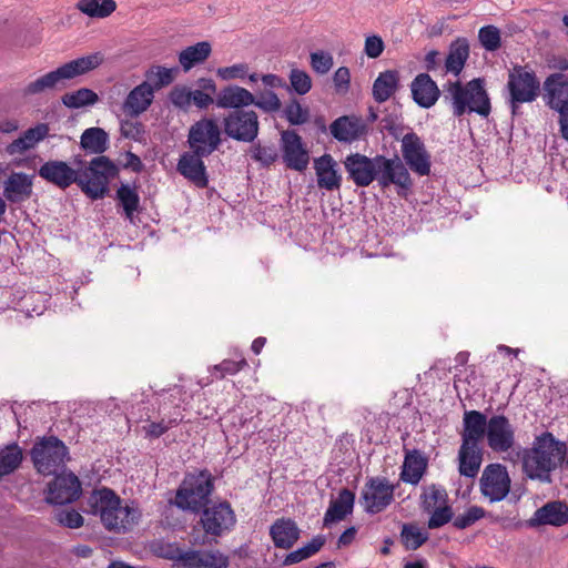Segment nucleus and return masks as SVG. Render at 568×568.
Masks as SVG:
<instances>
[{
    "label": "nucleus",
    "instance_id": "0e129e2a",
    "mask_svg": "<svg viewBox=\"0 0 568 568\" xmlns=\"http://www.w3.org/2000/svg\"><path fill=\"white\" fill-rule=\"evenodd\" d=\"M334 87L337 93H346L349 89L351 73L348 68H338L333 75Z\"/></svg>",
    "mask_w": 568,
    "mask_h": 568
},
{
    "label": "nucleus",
    "instance_id": "6e6d98bb",
    "mask_svg": "<svg viewBox=\"0 0 568 568\" xmlns=\"http://www.w3.org/2000/svg\"><path fill=\"white\" fill-rule=\"evenodd\" d=\"M312 69L320 74H326L333 67V55L325 51L312 52L310 55Z\"/></svg>",
    "mask_w": 568,
    "mask_h": 568
},
{
    "label": "nucleus",
    "instance_id": "a211bd4d",
    "mask_svg": "<svg viewBox=\"0 0 568 568\" xmlns=\"http://www.w3.org/2000/svg\"><path fill=\"white\" fill-rule=\"evenodd\" d=\"M281 142L286 166L298 172L304 171L308 165L310 154L302 138L295 131L286 130L281 134Z\"/></svg>",
    "mask_w": 568,
    "mask_h": 568
},
{
    "label": "nucleus",
    "instance_id": "39448f33",
    "mask_svg": "<svg viewBox=\"0 0 568 568\" xmlns=\"http://www.w3.org/2000/svg\"><path fill=\"white\" fill-rule=\"evenodd\" d=\"M212 490L213 481L210 473L190 474L176 490L174 504L180 509L197 513L207 504Z\"/></svg>",
    "mask_w": 568,
    "mask_h": 568
},
{
    "label": "nucleus",
    "instance_id": "a19ab883",
    "mask_svg": "<svg viewBox=\"0 0 568 568\" xmlns=\"http://www.w3.org/2000/svg\"><path fill=\"white\" fill-rule=\"evenodd\" d=\"M448 504V495L444 487L432 484L424 488L420 496V507L424 511L430 513L434 508Z\"/></svg>",
    "mask_w": 568,
    "mask_h": 568
},
{
    "label": "nucleus",
    "instance_id": "e2e57ef3",
    "mask_svg": "<svg viewBox=\"0 0 568 568\" xmlns=\"http://www.w3.org/2000/svg\"><path fill=\"white\" fill-rule=\"evenodd\" d=\"M191 90L182 87V88H174L170 93V100L171 102L181 109H186L191 104Z\"/></svg>",
    "mask_w": 568,
    "mask_h": 568
},
{
    "label": "nucleus",
    "instance_id": "bf43d9fd",
    "mask_svg": "<svg viewBox=\"0 0 568 568\" xmlns=\"http://www.w3.org/2000/svg\"><path fill=\"white\" fill-rule=\"evenodd\" d=\"M248 80L250 82H256L257 80H261L266 90L284 89L287 87L283 78L273 73L260 75L258 73L253 72L248 75Z\"/></svg>",
    "mask_w": 568,
    "mask_h": 568
},
{
    "label": "nucleus",
    "instance_id": "6e6552de",
    "mask_svg": "<svg viewBox=\"0 0 568 568\" xmlns=\"http://www.w3.org/2000/svg\"><path fill=\"white\" fill-rule=\"evenodd\" d=\"M507 89L509 103L515 114L519 104L535 101L540 91V82L536 73L523 65H515L508 73Z\"/></svg>",
    "mask_w": 568,
    "mask_h": 568
},
{
    "label": "nucleus",
    "instance_id": "4d7b16f0",
    "mask_svg": "<svg viewBox=\"0 0 568 568\" xmlns=\"http://www.w3.org/2000/svg\"><path fill=\"white\" fill-rule=\"evenodd\" d=\"M248 65L246 63H236L230 67L219 68L216 70V74L224 81L231 80H243L245 77H248Z\"/></svg>",
    "mask_w": 568,
    "mask_h": 568
},
{
    "label": "nucleus",
    "instance_id": "72a5a7b5",
    "mask_svg": "<svg viewBox=\"0 0 568 568\" xmlns=\"http://www.w3.org/2000/svg\"><path fill=\"white\" fill-rule=\"evenodd\" d=\"M354 500L355 495L351 490L342 489L338 497L331 501L324 515V526L329 527L332 524L345 519L353 511Z\"/></svg>",
    "mask_w": 568,
    "mask_h": 568
},
{
    "label": "nucleus",
    "instance_id": "f3484780",
    "mask_svg": "<svg viewBox=\"0 0 568 568\" xmlns=\"http://www.w3.org/2000/svg\"><path fill=\"white\" fill-rule=\"evenodd\" d=\"M343 163L348 179L356 186H368L376 178L377 155L368 158L361 153H352L345 158Z\"/></svg>",
    "mask_w": 568,
    "mask_h": 568
},
{
    "label": "nucleus",
    "instance_id": "b1692460",
    "mask_svg": "<svg viewBox=\"0 0 568 568\" xmlns=\"http://www.w3.org/2000/svg\"><path fill=\"white\" fill-rule=\"evenodd\" d=\"M545 99L555 111L568 106V77L564 73H552L544 82Z\"/></svg>",
    "mask_w": 568,
    "mask_h": 568
},
{
    "label": "nucleus",
    "instance_id": "4c0bfd02",
    "mask_svg": "<svg viewBox=\"0 0 568 568\" xmlns=\"http://www.w3.org/2000/svg\"><path fill=\"white\" fill-rule=\"evenodd\" d=\"M469 58V44L465 38H458L449 45V51L445 60V71L458 75Z\"/></svg>",
    "mask_w": 568,
    "mask_h": 568
},
{
    "label": "nucleus",
    "instance_id": "de8ad7c7",
    "mask_svg": "<svg viewBox=\"0 0 568 568\" xmlns=\"http://www.w3.org/2000/svg\"><path fill=\"white\" fill-rule=\"evenodd\" d=\"M284 116L292 125H301L310 120V109L300 103L298 100L292 99L284 109Z\"/></svg>",
    "mask_w": 568,
    "mask_h": 568
},
{
    "label": "nucleus",
    "instance_id": "c03bdc74",
    "mask_svg": "<svg viewBox=\"0 0 568 568\" xmlns=\"http://www.w3.org/2000/svg\"><path fill=\"white\" fill-rule=\"evenodd\" d=\"M22 462V450L17 444L0 449V477L13 473Z\"/></svg>",
    "mask_w": 568,
    "mask_h": 568
},
{
    "label": "nucleus",
    "instance_id": "f03ea898",
    "mask_svg": "<svg viewBox=\"0 0 568 568\" xmlns=\"http://www.w3.org/2000/svg\"><path fill=\"white\" fill-rule=\"evenodd\" d=\"M91 513L99 515L103 526L118 534H124L134 528L141 518V511L135 505H122L121 499L109 488L93 491L89 499Z\"/></svg>",
    "mask_w": 568,
    "mask_h": 568
},
{
    "label": "nucleus",
    "instance_id": "2eb2a0df",
    "mask_svg": "<svg viewBox=\"0 0 568 568\" xmlns=\"http://www.w3.org/2000/svg\"><path fill=\"white\" fill-rule=\"evenodd\" d=\"M81 491V483L74 474H61L48 485L45 500L53 505H65L77 500Z\"/></svg>",
    "mask_w": 568,
    "mask_h": 568
},
{
    "label": "nucleus",
    "instance_id": "f704fd0d",
    "mask_svg": "<svg viewBox=\"0 0 568 568\" xmlns=\"http://www.w3.org/2000/svg\"><path fill=\"white\" fill-rule=\"evenodd\" d=\"M568 523V507L562 503H548L537 509L530 519L532 526L552 525L562 526Z\"/></svg>",
    "mask_w": 568,
    "mask_h": 568
},
{
    "label": "nucleus",
    "instance_id": "052dcab7",
    "mask_svg": "<svg viewBox=\"0 0 568 568\" xmlns=\"http://www.w3.org/2000/svg\"><path fill=\"white\" fill-rule=\"evenodd\" d=\"M55 520L69 528H79L83 525V517L75 510H59L54 515Z\"/></svg>",
    "mask_w": 568,
    "mask_h": 568
},
{
    "label": "nucleus",
    "instance_id": "09e8293b",
    "mask_svg": "<svg viewBox=\"0 0 568 568\" xmlns=\"http://www.w3.org/2000/svg\"><path fill=\"white\" fill-rule=\"evenodd\" d=\"M118 199L123 206L125 215L128 219H132L133 213L138 210L140 197L135 191V189L122 184L118 190Z\"/></svg>",
    "mask_w": 568,
    "mask_h": 568
},
{
    "label": "nucleus",
    "instance_id": "20e7f679",
    "mask_svg": "<svg viewBox=\"0 0 568 568\" xmlns=\"http://www.w3.org/2000/svg\"><path fill=\"white\" fill-rule=\"evenodd\" d=\"M447 98L452 102L453 113L462 116L465 112H475L481 116L490 113V101L481 79H474L466 85L452 82L447 87Z\"/></svg>",
    "mask_w": 568,
    "mask_h": 568
},
{
    "label": "nucleus",
    "instance_id": "338daca9",
    "mask_svg": "<svg viewBox=\"0 0 568 568\" xmlns=\"http://www.w3.org/2000/svg\"><path fill=\"white\" fill-rule=\"evenodd\" d=\"M364 51L368 58L376 59L384 51V41L379 36H369L365 39Z\"/></svg>",
    "mask_w": 568,
    "mask_h": 568
},
{
    "label": "nucleus",
    "instance_id": "4be33fe9",
    "mask_svg": "<svg viewBox=\"0 0 568 568\" xmlns=\"http://www.w3.org/2000/svg\"><path fill=\"white\" fill-rule=\"evenodd\" d=\"M205 156V154H197L191 150L183 153L178 163L179 173L197 187H205L209 183L206 168L202 160Z\"/></svg>",
    "mask_w": 568,
    "mask_h": 568
},
{
    "label": "nucleus",
    "instance_id": "2f4dec72",
    "mask_svg": "<svg viewBox=\"0 0 568 568\" xmlns=\"http://www.w3.org/2000/svg\"><path fill=\"white\" fill-rule=\"evenodd\" d=\"M427 458L417 449L406 453L400 471V479L410 485H417L426 473Z\"/></svg>",
    "mask_w": 568,
    "mask_h": 568
},
{
    "label": "nucleus",
    "instance_id": "8fccbe9b",
    "mask_svg": "<svg viewBox=\"0 0 568 568\" xmlns=\"http://www.w3.org/2000/svg\"><path fill=\"white\" fill-rule=\"evenodd\" d=\"M253 105L265 113H275L282 109V102L273 90H264L256 93Z\"/></svg>",
    "mask_w": 568,
    "mask_h": 568
},
{
    "label": "nucleus",
    "instance_id": "864d4df0",
    "mask_svg": "<svg viewBox=\"0 0 568 568\" xmlns=\"http://www.w3.org/2000/svg\"><path fill=\"white\" fill-rule=\"evenodd\" d=\"M478 38L481 45L487 51H496L500 48V31L495 26H486L480 28Z\"/></svg>",
    "mask_w": 568,
    "mask_h": 568
},
{
    "label": "nucleus",
    "instance_id": "bb28decb",
    "mask_svg": "<svg viewBox=\"0 0 568 568\" xmlns=\"http://www.w3.org/2000/svg\"><path fill=\"white\" fill-rule=\"evenodd\" d=\"M329 131L337 141L351 143L366 133V124L358 116L344 115L333 121Z\"/></svg>",
    "mask_w": 568,
    "mask_h": 568
},
{
    "label": "nucleus",
    "instance_id": "9b49d317",
    "mask_svg": "<svg viewBox=\"0 0 568 568\" xmlns=\"http://www.w3.org/2000/svg\"><path fill=\"white\" fill-rule=\"evenodd\" d=\"M511 486V479L507 468L501 464L487 465L479 479V490L489 503L504 500Z\"/></svg>",
    "mask_w": 568,
    "mask_h": 568
},
{
    "label": "nucleus",
    "instance_id": "79ce46f5",
    "mask_svg": "<svg viewBox=\"0 0 568 568\" xmlns=\"http://www.w3.org/2000/svg\"><path fill=\"white\" fill-rule=\"evenodd\" d=\"M81 146L92 153H102L108 146V134L101 128L87 129L81 135Z\"/></svg>",
    "mask_w": 568,
    "mask_h": 568
},
{
    "label": "nucleus",
    "instance_id": "13d9d810",
    "mask_svg": "<svg viewBox=\"0 0 568 568\" xmlns=\"http://www.w3.org/2000/svg\"><path fill=\"white\" fill-rule=\"evenodd\" d=\"M429 514H432L427 524L429 529L439 528L453 519V510L448 504L434 508Z\"/></svg>",
    "mask_w": 568,
    "mask_h": 568
},
{
    "label": "nucleus",
    "instance_id": "c9c22d12",
    "mask_svg": "<svg viewBox=\"0 0 568 568\" xmlns=\"http://www.w3.org/2000/svg\"><path fill=\"white\" fill-rule=\"evenodd\" d=\"M399 85V73L396 70L381 72L373 83V98L383 103L396 93Z\"/></svg>",
    "mask_w": 568,
    "mask_h": 568
},
{
    "label": "nucleus",
    "instance_id": "f257e3e1",
    "mask_svg": "<svg viewBox=\"0 0 568 568\" xmlns=\"http://www.w3.org/2000/svg\"><path fill=\"white\" fill-rule=\"evenodd\" d=\"M566 444L551 433L537 436L530 448L521 453L524 474L532 480L551 481V473L565 460Z\"/></svg>",
    "mask_w": 568,
    "mask_h": 568
},
{
    "label": "nucleus",
    "instance_id": "423d86ee",
    "mask_svg": "<svg viewBox=\"0 0 568 568\" xmlns=\"http://www.w3.org/2000/svg\"><path fill=\"white\" fill-rule=\"evenodd\" d=\"M116 173V166L108 158L98 156L87 169L78 171V185L89 197L101 199L106 194L109 182Z\"/></svg>",
    "mask_w": 568,
    "mask_h": 568
},
{
    "label": "nucleus",
    "instance_id": "0eeeda50",
    "mask_svg": "<svg viewBox=\"0 0 568 568\" xmlns=\"http://www.w3.org/2000/svg\"><path fill=\"white\" fill-rule=\"evenodd\" d=\"M30 455L38 473L49 476L64 466L69 459V449L58 437L48 436L33 445Z\"/></svg>",
    "mask_w": 568,
    "mask_h": 568
},
{
    "label": "nucleus",
    "instance_id": "f8f14e48",
    "mask_svg": "<svg viewBox=\"0 0 568 568\" xmlns=\"http://www.w3.org/2000/svg\"><path fill=\"white\" fill-rule=\"evenodd\" d=\"M375 180L382 187L394 184L399 189L408 190L413 184L408 170L398 156L388 159L384 155H377Z\"/></svg>",
    "mask_w": 568,
    "mask_h": 568
},
{
    "label": "nucleus",
    "instance_id": "a878e982",
    "mask_svg": "<svg viewBox=\"0 0 568 568\" xmlns=\"http://www.w3.org/2000/svg\"><path fill=\"white\" fill-rule=\"evenodd\" d=\"M153 99L154 88L150 82L144 81L129 92L122 110L126 115L139 116L149 109Z\"/></svg>",
    "mask_w": 568,
    "mask_h": 568
},
{
    "label": "nucleus",
    "instance_id": "5701e85b",
    "mask_svg": "<svg viewBox=\"0 0 568 568\" xmlns=\"http://www.w3.org/2000/svg\"><path fill=\"white\" fill-rule=\"evenodd\" d=\"M39 175L45 181L67 189L72 183L78 184V171L63 161H48L39 169Z\"/></svg>",
    "mask_w": 568,
    "mask_h": 568
},
{
    "label": "nucleus",
    "instance_id": "dca6fc26",
    "mask_svg": "<svg viewBox=\"0 0 568 568\" xmlns=\"http://www.w3.org/2000/svg\"><path fill=\"white\" fill-rule=\"evenodd\" d=\"M488 447L496 453H505L515 444V429L504 415H494L489 418L486 432Z\"/></svg>",
    "mask_w": 568,
    "mask_h": 568
},
{
    "label": "nucleus",
    "instance_id": "774afa93",
    "mask_svg": "<svg viewBox=\"0 0 568 568\" xmlns=\"http://www.w3.org/2000/svg\"><path fill=\"white\" fill-rule=\"evenodd\" d=\"M143 133L142 124L138 122L123 121L121 123V134L128 139L140 140Z\"/></svg>",
    "mask_w": 568,
    "mask_h": 568
},
{
    "label": "nucleus",
    "instance_id": "cd10ccee",
    "mask_svg": "<svg viewBox=\"0 0 568 568\" xmlns=\"http://www.w3.org/2000/svg\"><path fill=\"white\" fill-rule=\"evenodd\" d=\"M489 419L478 410H467L463 417L462 444L478 445L486 437Z\"/></svg>",
    "mask_w": 568,
    "mask_h": 568
},
{
    "label": "nucleus",
    "instance_id": "49530a36",
    "mask_svg": "<svg viewBox=\"0 0 568 568\" xmlns=\"http://www.w3.org/2000/svg\"><path fill=\"white\" fill-rule=\"evenodd\" d=\"M178 69H169L162 65H153L146 72V82L153 84L156 89H161L174 81Z\"/></svg>",
    "mask_w": 568,
    "mask_h": 568
},
{
    "label": "nucleus",
    "instance_id": "a18cd8bd",
    "mask_svg": "<svg viewBox=\"0 0 568 568\" xmlns=\"http://www.w3.org/2000/svg\"><path fill=\"white\" fill-rule=\"evenodd\" d=\"M325 544V538L323 536L314 537L308 544L298 548L295 551L290 552L285 559V565L297 564L306 558H310L314 554H316Z\"/></svg>",
    "mask_w": 568,
    "mask_h": 568
},
{
    "label": "nucleus",
    "instance_id": "680f3d73",
    "mask_svg": "<svg viewBox=\"0 0 568 568\" xmlns=\"http://www.w3.org/2000/svg\"><path fill=\"white\" fill-rule=\"evenodd\" d=\"M252 156L262 164L270 165L276 161L277 152L271 146L256 145L252 151Z\"/></svg>",
    "mask_w": 568,
    "mask_h": 568
},
{
    "label": "nucleus",
    "instance_id": "c756f323",
    "mask_svg": "<svg viewBox=\"0 0 568 568\" xmlns=\"http://www.w3.org/2000/svg\"><path fill=\"white\" fill-rule=\"evenodd\" d=\"M414 101L422 108L433 106L439 98V89L427 73L418 74L410 84Z\"/></svg>",
    "mask_w": 568,
    "mask_h": 568
},
{
    "label": "nucleus",
    "instance_id": "6ab92c4d",
    "mask_svg": "<svg viewBox=\"0 0 568 568\" xmlns=\"http://www.w3.org/2000/svg\"><path fill=\"white\" fill-rule=\"evenodd\" d=\"M201 524L206 534L221 536L235 524V515L227 503H220L203 510Z\"/></svg>",
    "mask_w": 568,
    "mask_h": 568
},
{
    "label": "nucleus",
    "instance_id": "9d476101",
    "mask_svg": "<svg viewBox=\"0 0 568 568\" xmlns=\"http://www.w3.org/2000/svg\"><path fill=\"white\" fill-rule=\"evenodd\" d=\"M223 128L232 140L251 143L258 135V115L254 110L231 111L223 119Z\"/></svg>",
    "mask_w": 568,
    "mask_h": 568
},
{
    "label": "nucleus",
    "instance_id": "412c9836",
    "mask_svg": "<svg viewBox=\"0 0 568 568\" xmlns=\"http://www.w3.org/2000/svg\"><path fill=\"white\" fill-rule=\"evenodd\" d=\"M317 186L326 191H337L342 185V174L337 162L331 154H324L314 160Z\"/></svg>",
    "mask_w": 568,
    "mask_h": 568
},
{
    "label": "nucleus",
    "instance_id": "69168bd1",
    "mask_svg": "<svg viewBox=\"0 0 568 568\" xmlns=\"http://www.w3.org/2000/svg\"><path fill=\"white\" fill-rule=\"evenodd\" d=\"M246 361L244 358L240 361H231L225 359L221 364L214 366L216 372H220V378H223L225 375H234L240 372L244 366H246Z\"/></svg>",
    "mask_w": 568,
    "mask_h": 568
},
{
    "label": "nucleus",
    "instance_id": "ea45409f",
    "mask_svg": "<svg viewBox=\"0 0 568 568\" xmlns=\"http://www.w3.org/2000/svg\"><path fill=\"white\" fill-rule=\"evenodd\" d=\"M75 8L90 18L104 19L116 10L114 0H79Z\"/></svg>",
    "mask_w": 568,
    "mask_h": 568
},
{
    "label": "nucleus",
    "instance_id": "3c124183",
    "mask_svg": "<svg viewBox=\"0 0 568 568\" xmlns=\"http://www.w3.org/2000/svg\"><path fill=\"white\" fill-rule=\"evenodd\" d=\"M486 510L480 506H470L463 514L456 516L453 520L454 527L457 529H466L476 521L486 517Z\"/></svg>",
    "mask_w": 568,
    "mask_h": 568
},
{
    "label": "nucleus",
    "instance_id": "ddd939ff",
    "mask_svg": "<svg viewBox=\"0 0 568 568\" xmlns=\"http://www.w3.org/2000/svg\"><path fill=\"white\" fill-rule=\"evenodd\" d=\"M362 498L367 513H381L392 504L394 486L386 478H371L363 489Z\"/></svg>",
    "mask_w": 568,
    "mask_h": 568
},
{
    "label": "nucleus",
    "instance_id": "4468645a",
    "mask_svg": "<svg viewBox=\"0 0 568 568\" xmlns=\"http://www.w3.org/2000/svg\"><path fill=\"white\" fill-rule=\"evenodd\" d=\"M402 154L412 171L419 175L430 172V155L422 139L414 132L405 134L402 139Z\"/></svg>",
    "mask_w": 568,
    "mask_h": 568
},
{
    "label": "nucleus",
    "instance_id": "37998d69",
    "mask_svg": "<svg viewBox=\"0 0 568 568\" xmlns=\"http://www.w3.org/2000/svg\"><path fill=\"white\" fill-rule=\"evenodd\" d=\"M98 94L88 88H81L75 91L67 92L62 95V103L69 109H80L93 105L98 102Z\"/></svg>",
    "mask_w": 568,
    "mask_h": 568
},
{
    "label": "nucleus",
    "instance_id": "58836bf2",
    "mask_svg": "<svg viewBox=\"0 0 568 568\" xmlns=\"http://www.w3.org/2000/svg\"><path fill=\"white\" fill-rule=\"evenodd\" d=\"M212 47L207 41L197 42L194 45L186 47L179 54V62L182 69L187 72L194 65L204 62L211 54Z\"/></svg>",
    "mask_w": 568,
    "mask_h": 568
},
{
    "label": "nucleus",
    "instance_id": "7ed1b4c3",
    "mask_svg": "<svg viewBox=\"0 0 568 568\" xmlns=\"http://www.w3.org/2000/svg\"><path fill=\"white\" fill-rule=\"evenodd\" d=\"M104 61L101 52H94L72 61H69L55 70H52L36 80L29 82L23 89L24 97H32L44 93L49 90L57 89L64 81L72 80L79 75L85 74L98 67Z\"/></svg>",
    "mask_w": 568,
    "mask_h": 568
},
{
    "label": "nucleus",
    "instance_id": "7c9ffc66",
    "mask_svg": "<svg viewBox=\"0 0 568 568\" xmlns=\"http://www.w3.org/2000/svg\"><path fill=\"white\" fill-rule=\"evenodd\" d=\"M270 535L277 548L288 549L300 538V529L294 520L280 518L270 528Z\"/></svg>",
    "mask_w": 568,
    "mask_h": 568
},
{
    "label": "nucleus",
    "instance_id": "5fc2aeb1",
    "mask_svg": "<svg viewBox=\"0 0 568 568\" xmlns=\"http://www.w3.org/2000/svg\"><path fill=\"white\" fill-rule=\"evenodd\" d=\"M292 89L300 95H304L312 89V79L307 72L300 69H292L290 72Z\"/></svg>",
    "mask_w": 568,
    "mask_h": 568
},
{
    "label": "nucleus",
    "instance_id": "393cba45",
    "mask_svg": "<svg viewBox=\"0 0 568 568\" xmlns=\"http://www.w3.org/2000/svg\"><path fill=\"white\" fill-rule=\"evenodd\" d=\"M255 94L240 85H227L220 90L216 95L215 104L221 109H232L233 111L246 110L253 105Z\"/></svg>",
    "mask_w": 568,
    "mask_h": 568
},
{
    "label": "nucleus",
    "instance_id": "473e14b6",
    "mask_svg": "<svg viewBox=\"0 0 568 568\" xmlns=\"http://www.w3.org/2000/svg\"><path fill=\"white\" fill-rule=\"evenodd\" d=\"M49 134V125L47 123H39L33 128L28 129L21 136L12 141L7 146V152L10 155H21L26 151L33 149L40 141Z\"/></svg>",
    "mask_w": 568,
    "mask_h": 568
},
{
    "label": "nucleus",
    "instance_id": "c85d7f7f",
    "mask_svg": "<svg viewBox=\"0 0 568 568\" xmlns=\"http://www.w3.org/2000/svg\"><path fill=\"white\" fill-rule=\"evenodd\" d=\"M33 178L23 172H13L3 183V196L11 203H20L32 194Z\"/></svg>",
    "mask_w": 568,
    "mask_h": 568
},
{
    "label": "nucleus",
    "instance_id": "e433bc0d",
    "mask_svg": "<svg viewBox=\"0 0 568 568\" xmlns=\"http://www.w3.org/2000/svg\"><path fill=\"white\" fill-rule=\"evenodd\" d=\"M458 470L462 476L476 477L483 460L478 445L462 444L458 452Z\"/></svg>",
    "mask_w": 568,
    "mask_h": 568
},
{
    "label": "nucleus",
    "instance_id": "603ef678",
    "mask_svg": "<svg viewBox=\"0 0 568 568\" xmlns=\"http://www.w3.org/2000/svg\"><path fill=\"white\" fill-rule=\"evenodd\" d=\"M402 538L407 549L416 550L427 540L428 536L416 526L404 525Z\"/></svg>",
    "mask_w": 568,
    "mask_h": 568
},
{
    "label": "nucleus",
    "instance_id": "aec40b11",
    "mask_svg": "<svg viewBox=\"0 0 568 568\" xmlns=\"http://www.w3.org/2000/svg\"><path fill=\"white\" fill-rule=\"evenodd\" d=\"M178 561L182 568H227L230 558L219 549L182 551Z\"/></svg>",
    "mask_w": 568,
    "mask_h": 568
},
{
    "label": "nucleus",
    "instance_id": "1a4fd4ad",
    "mask_svg": "<svg viewBox=\"0 0 568 568\" xmlns=\"http://www.w3.org/2000/svg\"><path fill=\"white\" fill-rule=\"evenodd\" d=\"M187 143L197 154L211 155L222 144V131L214 119L203 118L194 122L187 134Z\"/></svg>",
    "mask_w": 568,
    "mask_h": 568
}]
</instances>
